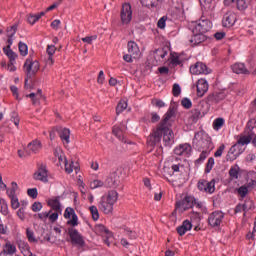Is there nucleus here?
I'll list each match as a JSON object with an SVG mask.
<instances>
[{
  "label": "nucleus",
  "instance_id": "obj_28",
  "mask_svg": "<svg viewBox=\"0 0 256 256\" xmlns=\"http://www.w3.org/2000/svg\"><path fill=\"white\" fill-rule=\"evenodd\" d=\"M127 47L128 53H130L133 56V59H137L141 51L139 50V46L135 43V41H129Z\"/></svg>",
  "mask_w": 256,
  "mask_h": 256
},
{
  "label": "nucleus",
  "instance_id": "obj_21",
  "mask_svg": "<svg viewBox=\"0 0 256 256\" xmlns=\"http://www.w3.org/2000/svg\"><path fill=\"white\" fill-rule=\"evenodd\" d=\"M197 96L203 97L207 91H209V83L205 79H199L197 81Z\"/></svg>",
  "mask_w": 256,
  "mask_h": 256
},
{
  "label": "nucleus",
  "instance_id": "obj_44",
  "mask_svg": "<svg viewBox=\"0 0 256 256\" xmlns=\"http://www.w3.org/2000/svg\"><path fill=\"white\" fill-rule=\"evenodd\" d=\"M43 149V144L41 143V140L35 139L33 141V153H39Z\"/></svg>",
  "mask_w": 256,
  "mask_h": 256
},
{
  "label": "nucleus",
  "instance_id": "obj_60",
  "mask_svg": "<svg viewBox=\"0 0 256 256\" xmlns=\"http://www.w3.org/2000/svg\"><path fill=\"white\" fill-rule=\"evenodd\" d=\"M41 209H43V204L41 202H34L33 203V211L35 213L41 211Z\"/></svg>",
  "mask_w": 256,
  "mask_h": 256
},
{
  "label": "nucleus",
  "instance_id": "obj_27",
  "mask_svg": "<svg viewBox=\"0 0 256 256\" xmlns=\"http://www.w3.org/2000/svg\"><path fill=\"white\" fill-rule=\"evenodd\" d=\"M46 51H47V54L49 55L48 59L46 60V65L53 67V65H55V60H53V55H55V52L57 51V47H55V45H48Z\"/></svg>",
  "mask_w": 256,
  "mask_h": 256
},
{
  "label": "nucleus",
  "instance_id": "obj_63",
  "mask_svg": "<svg viewBox=\"0 0 256 256\" xmlns=\"http://www.w3.org/2000/svg\"><path fill=\"white\" fill-rule=\"evenodd\" d=\"M60 26H61V20H59V19H56V20L52 21V23H51V27L55 31H58Z\"/></svg>",
  "mask_w": 256,
  "mask_h": 256
},
{
  "label": "nucleus",
  "instance_id": "obj_29",
  "mask_svg": "<svg viewBox=\"0 0 256 256\" xmlns=\"http://www.w3.org/2000/svg\"><path fill=\"white\" fill-rule=\"evenodd\" d=\"M201 8L206 13H211L215 9V1L214 0H199Z\"/></svg>",
  "mask_w": 256,
  "mask_h": 256
},
{
  "label": "nucleus",
  "instance_id": "obj_38",
  "mask_svg": "<svg viewBox=\"0 0 256 256\" xmlns=\"http://www.w3.org/2000/svg\"><path fill=\"white\" fill-rule=\"evenodd\" d=\"M125 109H127V101L120 100L116 106V115H121V113L124 112Z\"/></svg>",
  "mask_w": 256,
  "mask_h": 256
},
{
  "label": "nucleus",
  "instance_id": "obj_57",
  "mask_svg": "<svg viewBox=\"0 0 256 256\" xmlns=\"http://www.w3.org/2000/svg\"><path fill=\"white\" fill-rule=\"evenodd\" d=\"M59 213H61V212L54 211V213H52V214L50 213L48 216L49 221L51 223H55V221H57V219H59Z\"/></svg>",
  "mask_w": 256,
  "mask_h": 256
},
{
  "label": "nucleus",
  "instance_id": "obj_19",
  "mask_svg": "<svg viewBox=\"0 0 256 256\" xmlns=\"http://www.w3.org/2000/svg\"><path fill=\"white\" fill-rule=\"evenodd\" d=\"M241 153H243V150L240 149L237 144L232 145L226 155V161H230V162L235 161V159H237V157H239Z\"/></svg>",
  "mask_w": 256,
  "mask_h": 256
},
{
  "label": "nucleus",
  "instance_id": "obj_14",
  "mask_svg": "<svg viewBox=\"0 0 256 256\" xmlns=\"http://www.w3.org/2000/svg\"><path fill=\"white\" fill-rule=\"evenodd\" d=\"M197 187L199 191H203L204 193L213 194L215 193V179H212L210 182L202 179L198 181Z\"/></svg>",
  "mask_w": 256,
  "mask_h": 256
},
{
  "label": "nucleus",
  "instance_id": "obj_51",
  "mask_svg": "<svg viewBox=\"0 0 256 256\" xmlns=\"http://www.w3.org/2000/svg\"><path fill=\"white\" fill-rule=\"evenodd\" d=\"M97 40V35L86 36L82 38L83 43H87L88 45H93V41Z\"/></svg>",
  "mask_w": 256,
  "mask_h": 256
},
{
  "label": "nucleus",
  "instance_id": "obj_10",
  "mask_svg": "<svg viewBox=\"0 0 256 256\" xmlns=\"http://www.w3.org/2000/svg\"><path fill=\"white\" fill-rule=\"evenodd\" d=\"M211 27H212L211 21H209L208 19H201L196 21L193 24L192 33L205 34L211 30Z\"/></svg>",
  "mask_w": 256,
  "mask_h": 256
},
{
  "label": "nucleus",
  "instance_id": "obj_46",
  "mask_svg": "<svg viewBox=\"0 0 256 256\" xmlns=\"http://www.w3.org/2000/svg\"><path fill=\"white\" fill-rule=\"evenodd\" d=\"M105 185L104 181L101 180H93L90 182V189H99V187H103Z\"/></svg>",
  "mask_w": 256,
  "mask_h": 256
},
{
  "label": "nucleus",
  "instance_id": "obj_50",
  "mask_svg": "<svg viewBox=\"0 0 256 256\" xmlns=\"http://www.w3.org/2000/svg\"><path fill=\"white\" fill-rule=\"evenodd\" d=\"M181 105L184 107V109H191V107H193V103L189 98L182 99Z\"/></svg>",
  "mask_w": 256,
  "mask_h": 256
},
{
  "label": "nucleus",
  "instance_id": "obj_41",
  "mask_svg": "<svg viewBox=\"0 0 256 256\" xmlns=\"http://www.w3.org/2000/svg\"><path fill=\"white\" fill-rule=\"evenodd\" d=\"M243 206L244 213H247V211H251V209H255V203L251 199H246Z\"/></svg>",
  "mask_w": 256,
  "mask_h": 256
},
{
  "label": "nucleus",
  "instance_id": "obj_37",
  "mask_svg": "<svg viewBox=\"0 0 256 256\" xmlns=\"http://www.w3.org/2000/svg\"><path fill=\"white\" fill-rule=\"evenodd\" d=\"M17 189H19V186L17 185V182H12L11 183V189H8L6 191L8 197L10 199H13V198L17 197V195L15 194V193H17Z\"/></svg>",
  "mask_w": 256,
  "mask_h": 256
},
{
  "label": "nucleus",
  "instance_id": "obj_45",
  "mask_svg": "<svg viewBox=\"0 0 256 256\" xmlns=\"http://www.w3.org/2000/svg\"><path fill=\"white\" fill-rule=\"evenodd\" d=\"M229 175L232 179H239V168L237 166L231 167Z\"/></svg>",
  "mask_w": 256,
  "mask_h": 256
},
{
  "label": "nucleus",
  "instance_id": "obj_18",
  "mask_svg": "<svg viewBox=\"0 0 256 256\" xmlns=\"http://www.w3.org/2000/svg\"><path fill=\"white\" fill-rule=\"evenodd\" d=\"M203 105H204V102H200L196 106V108L191 110L190 119L193 123H197V121H199V119H201V117L205 115V112L203 111Z\"/></svg>",
  "mask_w": 256,
  "mask_h": 256
},
{
  "label": "nucleus",
  "instance_id": "obj_11",
  "mask_svg": "<svg viewBox=\"0 0 256 256\" xmlns=\"http://www.w3.org/2000/svg\"><path fill=\"white\" fill-rule=\"evenodd\" d=\"M120 18L122 25H129V23H131V20L133 19V10L131 9V4L125 3L122 5Z\"/></svg>",
  "mask_w": 256,
  "mask_h": 256
},
{
  "label": "nucleus",
  "instance_id": "obj_5",
  "mask_svg": "<svg viewBox=\"0 0 256 256\" xmlns=\"http://www.w3.org/2000/svg\"><path fill=\"white\" fill-rule=\"evenodd\" d=\"M33 58L30 56L26 59L23 70L26 73L25 81H24V91L25 93H31L33 91Z\"/></svg>",
  "mask_w": 256,
  "mask_h": 256
},
{
  "label": "nucleus",
  "instance_id": "obj_20",
  "mask_svg": "<svg viewBox=\"0 0 256 256\" xmlns=\"http://www.w3.org/2000/svg\"><path fill=\"white\" fill-rule=\"evenodd\" d=\"M192 148L188 143L180 144L174 149L175 155L187 157L191 154Z\"/></svg>",
  "mask_w": 256,
  "mask_h": 256
},
{
  "label": "nucleus",
  "instance_id": "obj_56",
  "mask_svg": "<svg viewBox=\"0 0 256 256\" xmlns=\"http://www.w3.org/2000/svg\"><path fill=\"white\" fill-rule=\"evenodd\" d=\"M151 103H152V105H153L154 107H159V108L165 107V102H163V100L152 99Z\"/></svg>",
  "mask_w": 256,
  "mask_h": 256
},
{
  "label": "nucleus",
  "instance_id": "obj_54",
  "mask_svg": "<svg viewBox=\"0 0 256 256\" xmlns=\"http://www.w3.org/2000/svg\"><path fill=\"white\" fill-rule=\"evenodd\" d=\"M11 121H13L14 125H16V127H19V114L17 112H12L11 113Z\"/></svg>",
  "mask_w": 256,
  "mask_h": 256
},
{
  "label": "nucleus",
  "instance_id": "obj_49",
  "mask_svg": "<svg viewBox=\"0 0 256 256\" xmlns=\"http://www.w3.org/2000/svg\"><path fill=\"white\" fill-rule=\"evenodd\" d=\"M18 27H19V24L15 23L10 28H7L8 35H10V37H15V33H17Z\"/></svg>",
  "mask_w": 256,
  "mask_h": 256
},
{
  "label": "nucleus",
  "instance_id": "obj_4",
  "mask_svg": "<svg viewBox=\"0 0 256 256\" xmlns=\"http://www.w3.org/2000/svg\"><path fill=\"white\" fill-rule=\"evenodd\" d=\"M197 147H199V149H203V151L201 152L200 156L198 159L195 160V165H201V163H203V161H205V159H207V157H209L210 153H211V147H212V143H211V138L209 137H205V138H201L200 140L197 141L196 143Z\"/></svg>",
  "mask_w": 256,
  "mask_h": 256
},
{
  "label": "nucleus",
  "instance_id": "obj_24",
  "mask_svg": "<svg viewBox=\"0 0 256 256\" xmlns=\"http://www.w3.org/2000/svg\"><path fill=\"white\" fill-rule=\"evenodd\" d=\"M193 229V224L189 220H184L182 225L176 228V231L180 237H183L187 233V231H191Z\"/></svg>",
  "mask_w": 256,
  "mask_h": 256
},
{
  "label": "nucleus",
  "instance_id": "obj_30",
  "mask_svg": "<svg viewBox=\"0 0 256 256\" xmlns=\"http://www.w3.org/2000/svg\"><path fill=\"white\" fill-rule=\"evenodd\" d=\"M112 133L122 143H129V141H127V137H125V132L123 131V129H121V127L114 126L113 129H112Z\"/></svg>",
  "mask_w": 256,
  "mask_h": 256
},
{
  "label": "nucleus",
  "instance_id": "obj_7",
  "mask_svg": "<svg viewBox=\"0 0 256 256\" xmlns=\"http://www.w3.org/2000/svg\"><path fill=\"white\" fill-rule=\"evenodd\" d=\"M37 171L34 173V179L47 183L49 181V170H47V164L43 162H37Z\"/></svg>",
  "mask_w": 256,
  "mask_h": 256
},
{
  "label": "nucleus",
  "instance_id": "obj_1",
  "mask_svg": "<svg viewBox=\"0 0 256 256\" xmlns=\"http://www.w3.org/2000/svg\"><path fill=\"white\" fill-rule=\"evenodd\" d=\"M64 219H70L66 222V225H70L67 231L71 244L78 249H83V247H85V239L83 238V235L79 233V230L74 228L79 225V217L75 213V209L67 207L64 211Z\"/></svg>",
  "mask_w": 256,
  "mask_h": 256
},
{
  "label": "nucleus",
  "instance_id": "obj_26",
  "mask_svg": "<svg viewBox=\"0 0 256 256\" xmlns=\"http://www.w3.org/2000/svg\"><path fill=\"white\" fill-rule=\"evenodd\" d=\"M232 71L233 73H236V75H249V70L247 69V67H245V64L243 63L233 64Z\"/></svg>",
  "mask_w": 256,
  "mask_h": 256
},
{
  "label": "nucleus",
  "instance_id": "obj_25",
  "mask_svg": "<svg viewBox=\"0 0 256 256\" xmlns=\"http://www.w3.org/2000/svg\"><path fill=\"white\" fill-rule=\"evenodd\" d=\"M206 40H207V35L201 32H198V33H193L190 39V43L193 46H197V45H201V43H205Z\"/></svg>",
  "mask_w": 256,
  "mask_h": 256
},
{
  "label": "nucleus",
  "instance_id": "obj_47",
  "mask_svg": "<svg viewBox=\"0 0 256 256\" xmlns=\"http://www.w3.org/2000/svg\"><path fill=\"white\" fill-rule=\"evenodd\" d=\"M249 193V188H247V186H241L240 188H238V195L240 197H247Z\"/></svg>",
  "mask_w": 256,
  "mask_h": 256
},
{
  "label": "nucleus",
  "instance_id": "obj_58",
  "mask_svg": "<svg viewBox=\"0 0 256 256\" xmlns=\"http://www.w3.org/2000/svg\"><path fill=\"white\" fill-rule=\"evenodd\" d=\"M223 151H225V144L219 146V148L214 153V157H221L223 155Z\"/></svg>",
  "mask_w": 256,
  "mask_h": 256
},
{
  "label": "nucleus",
  "instance_id": "obj_34",
  "mask_svg": "<svg viewBox=\"0 0 256 256\" xmlns=\"http://www.w3.org/2000/svg\"><path fill=\"white\" fill-rule=\"evenodd\" d=\"M159 1L163 0H140V3L143 7H147V9H153L159 5Z\"/></svg>",
  "mask_w": 256,
  "mask_h": 256
},
{
  "label": "nucleus",
  "instance_id": "obj_40",
  "mask_svg": "<svg viewBox=\"0 0 256 256\" xmlns=\"http://www.w3.org/2000/svg\"><path fill=\"white\" fill-rule=\"evenodd\" d=\"M223 125H225V119L216 118L213 122V129H215V131H219Z\"/></svg>",
  "mask_w": 256,
  "mask_h": 256
},
{
  "label": "nucleus",
  "instance_id": "obj_3",
  "mask_svg": "<svg viewBox=\"0 0 256 256\" xmlns=\"http://www.w3.org/2000/svg\"><path fill=\"white\" fill-rule=\"evenodd\" d=\"M119 199V193L115 190L108 191L107 194L103 195L98 203V209L105 215H113V207Z\"/></svg>",
  "mask_w": 256,
  "mask_h": 256
},
{
  "label": "nucleus",
  "instance_id": "obj_15",
  "mask_svg": "<svg viewBox=\"0 0 256 256\" xmlns=\"http://www.w3.org/2000/svg\"><path fill=\"white\" fill-rule=\"evenodd\" d=\"M119 185H121V177L119 174H117V172L111 173L104 182V186H106L108 189H117Z\"/></svg>",
  "mask_w": 256,
  "mask_h": 256
},
{
  "label": "nucleus",
  "instance_id": "obj_22",
  "mask_svg": "<svg viewBox=\"0 0 256 256\" xmlns=\"http://www.w3.org/2000/svg\"><path fill=\"white\" fill-rule=\"evenodd\" d=\"M237 16L234 13L228 12L223 16L222 25L223 27L231 28L235 25Z\"/></svg>",
  "mask_w": 256,
  "mask_h": 256
},
{
  "label": "nucleus",
  "instance_id": "obj_59",
  "mask_svg": "<svg viewBox=\"0 0 256 256\" xmlns=\"http://www.w3.org/2000/svg\"><path fill=\"white\" fill-rule=\"evenodd\" d=\"M11 199V207L12 209H19V198L14 197V198H10Z\"/></svg>",
  "mask_w": 256,
  "mask_h": 256
},
{
  "label": "nucleus",
  "instance_id": "obj_6",
  "mask_svg": "<svg viewBox=\"0 0 256 256\" xmlns=\"http://www.w3.org/2000/svg\"><path fill=\"white\" fill-rule=\"evenodd\" d=\"M195 207V197L186 196L184 199L176 202V208L172 215H176V213H185L188 209H193Z\"/></svg>",
  "mask_w": 256,
  "mask_h": 256
},
{
  "label": "nucleus",
  "instance_id": "obj_2",
  "mask_svg": "<svg viewBox=\"0 0 256 256\" xmlns=\"http://www.w3.org/2000/svg\"><path fill=\"white\" fill-rule=\"evenodd\" d=\"M177 113V106L172 105L169 107L168 111L165 113L161 122L163 123L162 126V143L164 147H171L173 143H175V134L173 133L172 122L173 117H175Z\"/></svg>",
  "mask_w": 256,
  "mask_h": 256
},
{
  "label": "nucleus",
  "instance_id": "obj_62",
  "mask_svg": "<svg viewBox=\"0 0 256 256\" xmlns=\"http://www.w3.org/2000/svg\"><path fill=\"white\" fill-rule=\"evenodd\" d=\"M190 218H191L192 221H201V216H200L199 212L193 211L190 214Z\"/></svg>",
  "mask_w": 256,
  "mask_h": 256
},
{
  "label": "nucleus",
  "instance_id": "obj_8",
  "mask_svg": "<svg viewBox=\"0 0 256 256\" xmlns=\"http://www.w3.org/2000/svg\"><path fill=\"white\" fill-rule=\"evenodd\" d=\"M253 122L249 121L247 123V134L248 135H244L242 137H240L237 141V143H235L238 147H241V145H249V143H251L254 135H255V131H256V127L252 125Z\"/></svg>",
  "mask_w": 256,
  "mask_h": 256
},
{
  "label": "nucleus",
  "instance_id": "obj_52",
  "mask_svg": "<svg viewBox=\"0 0 256 256\" xmlns=\"http://www.w3.org/2000/svg\"><path fill=\"white\" fill-rule=\"evenodd\" d=\"M237 9L239 11H245L247 9V1L245 0H237Z\"/></svg>",
  "mask_w": 256,
  "mask_h": 256
},
{
  "label": "nucleus",
  "instance_id": "obj_16",
  "mask_svg": "<svg viewBox=\"0 0 256 256\" xmlns=\"http://www.w3.org/2000/svg\"><path fill=\"white\" fill-rule=\"evenodd\" d=\"M224 217L221 211L212 212L208 217V225H210V227H219Z\"/></svg>",
  "mask_w": 256,
  "mask_h": 256
},
{
  "label": "nucleus",
  "instance_id": "obj_39",
  "mask_svg": "<svg viewBox=\"0 0 256 256\" xmlns=\"http://www.w3.org/2000/svg\"><path fill=\"white\" fill-rule=\"evenodd\" d=\"M89 211L92 215L93 221H99V209H97V206H90Z\"/></svg>",
  "mask_w": 256,
  "mask_h": 256
},
{
  "label": "nucleus",
  "instance_id": "obj_35",
  "mask_svg": "<svg viewBox=\"0 0 256 256\" xmlns=\"http://www.w3.org/2000/svg\"><path fill=\"white\" fill-rule=\"evenodd\" d=\"M95 230L96 233H100L107 236V239H109V237H111L113 234L111 233V231H109V229H107V227H105V225L103 224H98L95 226Z\"/></svg>",
  "mask_w": 256,
  "mask_h": 256
},
{
  "label": "nucleus",
  "instance_id": "obj_61",
  "mask_svg": "<svg viewBox=\"0 0 256 256\" xmlns=\"http://www.w3.org/2000/svg\"><path fill=\"white\" fill-rule=\"evenodd\" d=\"M167 21V17L163 16L158 20L157 27L159 29H163L165 27V22Z\"/></svg>",
  "mask_w": 256,
  "mask_h": 256
},
{
  "label": "nucleus",
  "instance_id": "obj_53",
  "mask_svg": "<svg viewBox=\"0 0 256 256\" xmlns=\"http://www.w3.org/2000/svg\"><path fill=\"white\" fill-rule=\"evenodd\" d=\"M124 235H126L127 237H129V239L133 240L137 238V232H134L130 229H125L124 230Z\"/></svg>",
  "mask_w": 256,
  "mask_h": 256
},
{
  "label": "nucleus",
  "instance_id": "obj_36",
  "mask_svg": "<svg viewBox=\"0 0 256 256\" xmlns=\"http://www.w3.org/2000/svg\"><path fill=\"white\" fill-rule=\"evenodd\" d=\"M17 251V248L15 245L12 244H5L3 251L0 253V255H13Z\"/></svg>",
  "mask_w": 256,
  "mask_h": 256
},
{
  "label": "nucleus",
  "instance_id": "obj_64",
  "mask_svg": "<svg viewBox=\"0 0 256 256\" xmlns=\"http://www.w3.org/2000/svg\"><path fill=\"white\" fill-rule=\"evenodd\" d=\"M161 117L156 112L151 113V123H157L159 122Z\"/></svg>",
  "mask_w": 256,
  "mask_h": 256
},
{
  "label": "nucleus",
  "instance_id": "obj_31",
  "mask_svg": "<svg viewBox=\"0 0 256 256\" xmlns=\"http://www.w3.org/2000/svg\"><path fill=\"white\" fill-rule=\"evenodd\" d=\"M45 102V96H43V90L38 89L36 93H33V105L39 107L41 103Z\"/></svg>",
  "mask_w": 256,
  "mask_h": 256
},
{
  "label": "nucleus",
  "instance_id": "obj_43",
  "mask_svg": "<svg viewBox=\"0 0 256 256\" xmlns=\"http://www.w3.org/2000/svg\"><path fill=\"white\" fill-rule=\"evenodd\" d=\"M18 47L20 55H22V57H26V55L29 53V48L27 47V44L19 42Z\"/></svg>",
  "mask_w": 256,
  "mask_h": 256
},
{
  "label": "nucleus",
  "instance_id": "obj_9",
  "mask_svg": "<svg viewBox=\"0 0 256 256\" xmlns=\"http://www.w3.org/2000/svg\"><path fill=\"white\" fill-rule=\"evenodd\" d=\"M163 123L164 122L160 121V123L157 126V129L154 130L153 133L149 135L147 143L150 147H155V145H159V143H161Z\"/></svg>",
  "mask_w": 256,
  "mask_h": 256
},
{
  "label": "nucleus",
  "instance_id": "obj_42",
  "mask_svg": "<svg viewBox=\"0 0 256 256\" xmlns=\"http://www.w3.org/2000/svg\"><path fill=\"white\" fill-rule=\"evenodd\" d=\"M214 166H215V158L213 157L208 158L204 172L211 173V170L213 169Z\"/></svg>",
  "mask_w": 256,
  "mask_h": 256
},
{
  "label": "nucleus",
  "instance_id": "obj_13",
  "mask_svg": "<svg viewBox=\"0 0 256 256\" xmlns=\"http://www.w3.org/2000/svg\"><path fill=\"white\" fill-rule=\"evenodd\" d=\"M190 73L192 75H209L211 69L203 62H196L195 65L190 66Z\"/></svg>",
  "mask_w": 256,
  "mask_h": 256
},
{
  "label": "nucleus",
  "instance_id": "obj_23",
  "mask_svg": "<svg viewBox=\"0 0 256 256\" xmlns=\"http://www.w3.org/2000/svg\"><path fill=\"white\" fill-rule=\"evenodd\" d=\"M48 207H51L50 211H56L57 213H61L63 211V209L61 208V197L56 196L52 199H49Z\"/></svg>",
  "mask_w": 256,
  "mask_h": 256
},
{
  "label": "nucleus",
  "instance_id": "obj_55",
  "mask_svg": "<svg viewBox=\"0 0 256 256\" xmlns=\"http://www.w3.org/2000/svg\"><path fill=\"white\" fill-rule=\"evenodd\" d=\"M0 212L2 213V215H9V207L7 206V203L0 202Z\"/></svg>",
  "mask_w": 256,
  "mask_h": 256
},
{
  "label": "nucleus",
  "instance_id": "obj_32",
  "mask_svg": "<svg viewBox=\"0 0 256 256\" xmlns=\"http://www.w3.org/2000/svg\"><path fill=\"white\" fill-rule=\"evenodd\" d=\"M168 52L165 48H158L154 52V59L156 61H159L160 63H163L165 61V57H167Z\"/></svg>",
  "mask_w": 256,
  "mask_h": 256
},
{
  "label": "nucleus",
  "instance_id": "obj_48",
  "mask_svg": "<svg viewBox=\"0 0 256 256\" xmlns=\"http://www.w3.org/2000/svg\"><path fill=\"white\" fill-rule=\"evenodd\" d=\"M172 95L174 97H179L181 95V86L179 84L175 83L172 88Z\"/></svg>",
  "mask_w": 256,
  "mask_h": 256
},
{
  "label": "nucleus",
  "instance_id": "obj_12",
  "mask_svg": "<svg viewBox=\"0 0 256 256\" xmlns=\"http://www.w3.org/2000/svg\"><path fill=\"white\" fill-rule=\"evenodd\" d=\"M225 97V92H213L205 98V103L209 107H213V105H219V103H221Z\"/></svg>",
  "mask_w": 256,
  "mask_h": 256
},
{
  "label": "nucleus",
  "instance_id": "obj_17",
  "mask_svg": "<svg viewBox=\"0 0 256 256\" xmlns=\"http://www.w3.org/2000/svg\"><path fill=\"white\" fill-rule=\"evenodd\" d=\"M3 51L9 59L8 69H10V71H16L17 68L15 67V61L17 59V53L13 52V50L10 49V46H5Z\"/></svg>",
  "mask_w": 256,
  "mask_h": 256
},
{
  "label": "nucleus",
  "instance_id": "obj_33",
  "mask_svg": "<svg viewBox=\"0 0 256 256\" xmlns=\"http://www.w3.org/2000/svg\"><path fill=\"white\" fill-rule=\"evenodd\" d=\"M70 137L71 130H69V128L62 129V131L60 132V139L64 143V145H69V143H71Z\"/></svg>",
  "mask_w": 256,
  "mask_h": 256
}]
</instances>
